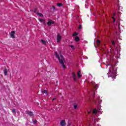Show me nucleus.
Wrapping results in <instances>:
<instances>
[{
    "mask_svg": "<svg viewBox=\"0 0 126 126\" xmlns=\"http://www.w3.org/2000/svg\"><path fill=\"white\" fill-rule=\"evenodd\" d=\"M55 54L56 58L59 60V63L62 64L63 68H66V66H65V65H64V58L63 56L61 54V57H60V55H59V54L57 52H55Z\"/></svg>",
    "mask_w": 126,
    "mask_h": 126,
    "instance_id": "f257e3e1",
    "label": "nucleus"
},
{
    "mask_svg": "<svg viewBox=\"0 0 126 126\" xmlns=\"http://www.w3.org/2000/svg\"><path fill=\"white\" fill-rule=\"evenodd\" d=\"M61 40H62V36L61 35V34L58 33L57 36V43L61 42Z\"/></svg>",
    "mask_w": 126,
    "mask_h": 126,
    "instance_id": "f03ea898",
    "label": "nucleus"
},
{
    "mask_svg": "<svg viewBox=\"0 0 126 126\" xmlns=\"http://www.w3.org/2000/svg\"><path fill=\"white\" fill-rule=\"evenodd\" d=\"M52 24H55V21H52L51 19H48V21L47 22V25L48 26H51Z\"/></svg>",
    "mask_w": 126,
    "mask_h": 126,
    "instance_id": "7ed1b4c3",
    "label": "nucleus"
},
{
    "mask_svg": "<svg viewBox=\"0 0 126 126\" xmlns=\"http://www.w3.org/2000/svg\"><path fill=\"white\" fill-rule=\"evenodd\" d=\"M72 76L75 81H77V79L76 78V74H75V73L73 71L72 72Z\"/></svg>",
    "mask_w": 126,
    "mask_h": 126,
    "instance_id": "20e7f679",
    "label": "nucleus"
},
{
    "mask_svg": "<svg viewBox=\"0 0 126 126\" xmlns=\"http://www.w3.org/2000/svg\"><path fill=\"white\" fill-rule=\"evenodd\" d=\"M60 125L62 126H65V121L64 120H63L60 122Z\"/></svg>",
    "mask_w": 126,
    "mask_h": 126,
    "instance_id": "39448f33",
    "label": "nucleus"
},
{
    "mask_svg": "<svg viewBox=\"0 0 126 126\" xmlns=\"http://www.w3.org/2000/svg\"><path fill=\"white\" fill-rule=\"evenodd\" d=\"M15 34V32L14 31H12L11 32L10 36L11 38H15L14 35Z\"/></svg>",
    "mask_w": 126,
    "mask_h": 126,
    "instance_id": "423d86ee",
    "label": "nucleus"
},
{
    "mask_svg": "<svg viewBox=\"0 0 126 126\" xmlns=\"http://www.w3.org/2000/svg\"><path fill=\"white\" fill-rule=\"evenodd\" d=\"M27 114L30 116V117H33V116H34V114H33V112L31 111H27Z\"/></svg>",
    "mask_w": 126,
    "mask_h": 126,
    "instance_id": "0eeeda50",
    "label": "nucleus"
},
{
    "mask_svg": "<svg viewBox=\"0 0 126 126\" xmlns=\"http://www.w3.org/2000/svg\"><path fill=\"white\" fill-rule=\"evenodd\" d=\"M77 76L79 78H80L81 77V71L79 70L77 73Z\"/></svg>",
    "mask_w": 126,
    "mask_h": 126,
    "instance_id": "6e6552de",
    "label": "nucleus"
},
{
    "mask_svg": "<svg viewBox=\"0 0 126 126\" xmlns=\"http://www.w3.org/2000/svg\"><path fill=\"white\" fill-rule=\"evenodd\" d=\"M3 73H4V75H5V76L7 75V69L5 67L3 70Z\"/></svg>",
    "mask_w": 126,
    "mask_h": 126,
    "instance_id": "1a4fd4ad",
    "label": "nucleus"
},
{
    "mask_svg": "<svg viewBox=\"0 0 126 126\" xmlns=\"http://www.w3.org/2000/svg\"><path fill=\"white\" fill-rule=\"evenodd\" d=\"M41 42L42 44H43V45H44L45 46H46V45H47V41H46V40L41 39Z\"/></svg>",
    "mask_w": 126,
    "mask_h": 126,
    "instance_id": "9d476101",
    "label": "nucleus"
},
{
    "mask_svg": "<svg viewBox=\"0 0 126 126\" xmlns=\"http://www.w3.org/2000/svg\"><path fill=\"white\" fill-rule=\"evenodd\" d=\"M41 91L42 93H43V94H46V95H48V91L44 90H42Z\"/></svg>",
    "mask_w": 126,
    "mask_h": 126,
    "instance_id": "9b49d317",
    "label": "nucleus"
},
{
    "mask_svg": "<svg viewBox=\"0 0 126 126\" xmlns=\"http://www.w3.org/2000/svg\"><path fill=\"white\" fill-rule=\"evenodd\" d=\"M80 40V38H79V37L78 36H76L75 37V41L76 42H78V41Z\"/></svg>",
    "mask_w": 126,
    "mask_h": 126,
    "instance_id": "f8f14e48",
    "label": "nucleus"
},
{
    "mask_svg": "<svg viewBox=\"0 0 126 126\" xmlns=\"http://www.w3.org/2000/svg\"><path fill=\"white\" fill-rule=\"evenodd\" d=\"M37 15H38V16H40V17H44V16L43 15V14H42L41 13L37 12Z\"/></svg>",
    "mask_w": 126,
    "mask_h": 126,
    "instance_id": "ddd939ff",
    "label": "nucleus"
},
{
    "mask_svg": "<svg viewBox=\"0 0 126 126\" xmlns=\"http://www.w3.org/2000/svg\"><path fill=\"white\" fill-rule=\"evenodd\" d=\"M98 113V111L97 110V109L95 108L93 111V114H97Z\"/></svg>",
    "mask_w": 126,
    "mask_h": 126,
    "instance_id": "4468645a",
    "label": "nucleus"
},
{
    "mask_svg": "<svg viewBox=\"0 0 126 126\" xmlns=\"http://www.w3.org/2000/svg\"><path fill=\"white\" fill-rule=\"evenodd\" d=\"M73 106H74V109H75V110L77 109V104L76 103H74Z\"/></svg>",
    "mask_w": 126,
    "mask_h": 126,
    "instance_id": "2eb2a0df",
    "label": "nucleus"
},
{
    "mask_svg": "<svg viewBox=\"0 0 126 126\" xmlns=\"http://www.w3.org/2000/svg\"><path fill=\"white\" fill-rule=\"evenodd\" d=\"M78 35V33L75 32L74 33H73V37H75Z\"/></svg>",
    "mask_w": 126,
    "mask_h": 126,
    "instance_id": "dca6fc26",
    "label": "nucleus"
},
{
    "mask_svg": "<svg viewBox=\"0 0 126 126\" xmlns=\"http://www.w3.org/2000/svg\"><path fill=\"white\" fill-rule=\"evenodd\" d=\"M38 20L40 22H43V23L45 22V20L43 19H39Z\"/></svg>",
    "mask_w": 126,
    "mask_h": 126,
    "instance_id": "f3484780",
    "label": "nucleus"
},
{
    "mask_svg": "<svg viewBox=\"0 0 126 126\" xmlns=\"http://www.w3.org/2000/svg\"><path fill=\"white\" fill-rule=\"evenodd\" d=\"M57 6L61 7L63 6V3H57Z\"/></svg>",
    "mask_w": 126,
    "mask_h": 126,
    "instance_id": "a211bd4d",
    "label": "nucleus"
},
{
    "mask_svg": "<svg viewBox=\"0 0 126 126\" xmlns=\"http://www.w3.org/2000/svg\"><path fill=\"white\" fill-rule=\"evenodd\" d=\"M101 43V41H100V40H96V43L97 44V45H100V43Z\"/></svg>",
    "mask_w": 126,
    "mask_h": 126,
    "instance_id": "6ab92c4d",
    "label": "nucleus"
},
{
    "mask_svg": "<svg viewBox=\"0 0 126 126\" xmlns=\"http://www.w3.org/2000/svg\"><path fill=\"white\" fill-rule=\"evenodd\" d=\"M112 44L113 45V46H115L116 45V42L114 40L112 41Z\"/></svg>",
    "mask_w": 126,
    "mask_h": 126,
    "instance_id": "aec40b11",
    "label": "nucleus"
},
{
    "mask_svg": "<svg viewBox=\"0 0 126 126\" xmlns=\"http://www.w3.org/2000/svg\"><path fill=\"white\" fill-rule=\"evenodd\" d=\"M37 123H38V121H37V120H34L33 121V124L34 125H35V124H37Z\"/></svg>",
    "mask_w": 126,
    "mask_h": 126,
    "instance_id": "412c9836",
    "label": "nucleus"
},
{
    "mask_svg": "<svg viewBox=\"0 0 126 126\" xmlns=\"http://www.w3.org/2000/svg\"><path fill=\"white\" fill-rule=\"evenodd\" d=\"M78 29H82V25H79L78 27Z\"/></svg>",
    "mask_w": 126,
    "mask_h": 126,
    "instance_id": "4be33fe9",
    "label": "nucleus"
},
{
    "mask_svg": "<svg viewBox=\"0 0 126 126\" xmlns=\"http://www.w3.org/2000/svg\"><path fill=\"white\" fill-rule=\"evenodd\" d=\"M12 112L13 114H15V113H16L15 109H12Z\"/></svg>",
    "mask_w": 126,
    "mask_h": 126,
    "instance_id": "5701e85b",
    "label": "nucleus"
},
{
    "mask_svg": "<svg viewBox=\"0 0 126 126\" xmlns=\"http://www.w3.org/2000/svg\"><path fill=\"white\" fill-rule=\"evenodd\" d=\"M69 47H70V48H71V49H73L74 50V46L73 45H69Z\"/></svg>",
    "mask_w": 126,
    "mask_h": 126,
    "instance_id": "b1692460",
    "label": "nucleus"
},
{
    "mask_svg": "<svg viewBox=\"0 0 126 126\" xmlns=\"http://www.w3.org/2000/svg\"><path fill=\"white\" fill-rule=\"evenodd\" d=\"M112 19H113V22H116V19H115V17H112Z\"/></svg>",
    "mask_w": 126,
    "mask_h": 126,
    "instance_id": "393cba45",
    "label": "nucleus"
},
{
    "mask_svg": "<svg viewBox=\"0 0 126 126\" xmlns=\"http://www.w3.org/2000/svg\"><path fill=\"white\" fill-rule=\"evenodd\" d=\"M52 8L53 9V10H56V7L54 5L52 6Z\"/></svg>",
    "mask_w": 126,
    "mask_h": 126,
    "instance_id": "a878e982",
    "label": "nucleus"
},
{
    "mask_svg": "<svg viewBox=\"0 0 126 126\" xmlns=\"http://www.w3.org/2000/svg\"><path fill=\"white\" fill-rule=\"evenodd\" d=\"M19 91H20V93H22V89H19Z\"/></svg>",
    "mask_w": 126,
    "mask_h": 126,
    "instance_id": "bb28decb",
    "label": "nucleus"
},
{
    "mask_svg": "<svg viewBox=\"0 0 126 126\" xmlns=\"http://www.w3.org/2000/svg\"><path fill=\"white\" fill-rule=\"evenodd\" d=\"M94 90H97V87H96V86H95L94 87Z\"/></svg>",
    "mask_w": 126,
    "mask_h": 126,
    "instance_id": "cd10ccee",
    "label": "nucleus"
},
{
    "mask_svg": "<svg viewBox=\"0 0 126 126\" xmlns=\"http://www.w3.org/2000/svg\"><path fill=\"white\" fill-rule=\"evenodd\" d=\"M57 99V98L54 97L52 99V101H55V100H56Z\"/></svg>",
    "mask_w": 126,
    "mask_h": 126,
    "instance_id": "c85d7f7f",
    "label": "nucleus"
},
{
    "mask_svg": "<svg viewBox=\"0 0 126 126\" xmlns=\"http://www.w3.org/2000/svg\"><path fill=\"white\" fill-rule=\"evenodd\" d=\"M52 110H53V108H49L48 109L49 111H52Z\"/></svg>",
    "mask_w": 126,
    "mask_h": 126,
    "instance_id": "c756f323",
    "label": "nucleus"
},
{
    "mask_svg": "<svg viewBox=\"0 0 126 126\" xmlns=\"http://www.w3.org/2000/svg\"><path fill=\"white\" fill-rule=\"evenodd\" d=\"M88 114H91V111H88Z\"/></svg>",
    "mask_w": 126,
    "mask_h": 126,
    "instance_id": "7c9ffc66",
    "label": "nucleus"
},
{
    "mask_svg": "<svg viewBox=\"0 0 126 126\" xmlns=\"http://www.w3.org/2000/svg\"><path fill=\"white\" fill-rule=\"evenodd\" d=\"M113 14H114V15H116V13H114Z\"/></svg>",
    "mask_w": 126,
    "mask_h": 126,
    "instance_id": "2f4dec72",
    "label": "nucleus"
},
{
    "mask_svg": "<svg viewBox=\"0 0 126 126\" xmlns=\"http://www.w3.org/2000/svg\"><path fill=\"white\" fill-rule=\"evenodd\" d=\"M36 10V9H35V10H34V12H35Z\"/></svg>",
    "mask_w": 126,
    "mask_h": 126,
    "instance_id": "473e14b6",
    "label": "nucleus"
},
{
    "mask_svg": "<svg viewBox=\"0 0 126 126\" xmlns=\"http://www.w3.org/2000/svg\"><path fill=\"white\" fill-rule=\"evenodd\" d=\"M94 95H95V93H94Z\"/></svg>",
    "mask_w": 126,
    "mask_h": 126,
    "instance_id": "72a5a7b5",
    "label": "nucleus"
},
{
    "mask_svg": "<svg viewBox=\"0 0 126 126\" xmlns=\"http://www.w3.org/2000/svg\"><path fill=\"white\" fill-rule=\"evenodd\" d=\"M60 106H62V104H60Z\"/></svg>",
    "mask_w": 126,
    "mask_h": 126,
    "instance_id": "f704fd0d",
    "label": "nucleus"
}]
</instances>
